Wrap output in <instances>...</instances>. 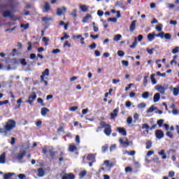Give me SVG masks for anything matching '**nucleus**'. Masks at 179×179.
I'll list each match as a JSON object with an SVG mask.
<instances>
[{
	"mask_svg": "<svg viewBox=\"0 0 179 179\" xmlns=\"http://www.w3.org/2000/svg\"><path fill=\"white\" fill-rule=\"evenodd\" d=\"M146 51L150 55H152L153 51H155V48L149 49V48H147Z\"/></svg>",
	"mask_w": 179,
	"mask_h": 179,
	"instance_id": "nucleus-40",
	"label": "nucleus"
},
{
	"mask_svg": "<svg viewBox=\"0 0 179 179\" xmlns=\"http://www.w3.org/2000/svg\"><path fill=\"white\" fill-rule=\"evenodd\" d=\"M143 99H149V92H145L142 94Z\"/></svg>",
	"mask_w": 179,
	"mask_h": 179,
	"instance_id": "nucleus-36",
	"label": "nucleus"
},
{
	"mask_svg": "<svg viewBox=\"0 0 179 179\" xmlns=\"http://www.w3.org/2000/svg\"><path fill=\"white\" fill-rule=\"evenodd\" d=\"M18 178L24 179V178H26V175H24L23 173H20V174L18 175Z\"/></svg>",
	"mask_w": 179,
	"mask_h": 179,
	"instance_id": "nucleus-63",
	"label": "nucleus"
},
{
	"mask_svg": "<svg viewBox=\"0 0 179 179\" xmlns=\"http://www.w3.org/2000/svg\"><path fill=\"white\" fill-rule=\"evenodd\" d=\"M80 9L83 11V12H87L89 10V9L87 8V6H86V5H83L80 6Z\"/></svg>",
	"mask_w": 179,
	"mask_h": 179,
	"instance_id": "nucleus-30",
	"label": "nucleus"
},
{
	"mask_svg": "<svg viewBox=\"0 0 179 179\" xmlns=\"http://www.w3.org/2000/svg\"><path fill=\"white\" fill-rule=\"evenodd\" d=\"M96 157L93 154H89L87 157V160L90 162H94Z\"/></svg>",
	"mask_w": 179,
	"mask_h": 179,
	"instance_id": "nucleus-24",
	"label": "nucleus"
},
{
	"mask_svg": "<svg viewBox=\"0 0 179 179\" xmlns=\"http://www.w3.org/2000/svg\"><path fill=\"white\" fill-rule=\"evenodd\" d=\"M155 76H156V74H155V73H152L150 76V80H151L152 85H156V83H157V80H156V78H155Z\"/></svg>",
	"mask_w": 179,
	"mask_h": 179,
	"instance_id": "nucleus-27",
	"label": "nucleus"
},
{
	"mask_svg": "<svg viewBox=\"0 0 179 179\" xmlns=\"http://www.w3.org/2000/svg\"><path fill=\"white\" fill-rule=\"evenodd\" d=\"M50 113V109L47 108H42L41 109V115L44 116V115H47V113Z\"/></svg>",
	"mask_w": 179,
	"mask_h": 179,
	"instance_id": "nucleus-23",
	"label": "nucleus"
},
{
	"mask_svg": "<svg viewBox=\"0 0 179 179\" xmlns=\"http://www.w3.org/2000/svg\"><path fill=\"white\" fill-rule=\"evenodd\" d=\"M164 37L166 38V40H171V34L169 33L164 34Z\"/></svg>",
	"mask_w": 179,
	"mask_h": 179,
	"instance_id": "nucleus-39",
	"label": "nucleus"
},
{
	"mask_svg": "<svg viewBox=\"0 0 179 179\" xmlns=\"http://www.w3.org/2000/svg\"><path fill=\"white\" fill-rule=\"evenodd\" d=\"M150 127L148 124H142V129H150Z\"/></svg>",
	"mask_w": 179,
	"mask_h": 179,
	"instance_id": "nucleus-48",
	"label": "nucleus"
},
{
	"mask_svg": "<svg viewBox=\"0 0 179 179\" xmlns=\"http://www.w3.org/2000/svg\"><path fill=\"white\" fill-rule=\"evenodd\" d=\"M102 153H106L108 150V144H106L101 148Z\"/></svg>",
	"mask_w": 179,
	"mask_h": 179,
	"instance_id": "nucleus-32",
	"label": "nucleus"
},
{
	"mask_svg": "<svg viewBox=\"0 0 179 179\" xmlns=\"http://www.w3.org/2000/svg\"><path fill=\"white\" fill-rule=\"evenodd\" d=\"M155 37H156V34H155V32L148 34L147 36L148 41H153V40H155Z\"/></svg>",
	"mask_w": 179,
	"mask_h": 179,
	"instance_id": "nucleus-19",
	"label": "nucleus"
},
{
	"mask_svg": "<svg viewBox=\"0 0 179 179\" xmlns=\"http://www.w3.org/2000/svg\"><path fill=\"white\" fill-rule=\"evenodd\" d=\"M119 142L124 148H128V146H129V140H128V138H126L125 141H124L122 138H120Z\"/></svg>",
	"mask_w": 179,
	"mask_h": 179,
	"instance_id": "nucleus-7",
	"label": "nucleus"
},
{
	"mask_svg": "<svg viewBox=\"0 0 179 179\" xmlns=\"http://www.w3.org/2000/svg\"><path fill=\"white\" fill-rule=\"evenodd\" d=\"M44 176H45V171H44V169H38V177H44Z\"/></svg>",
	"mask_w": 179,
	"mask_h": 179,
	"instance_id": "nucleus-17",
	"label": "nucleus"
},
{
	"mask_svg": "<svg viewBox=\"0 0 179 179\" xmlns=\"http://www.w3.org/2000/svg\"><path fill=\"white\" fill-rule=\"evenodd\" d=\"M104 128L103 133L106 136H110L111 135V132H113V130L111 129V125L110 124L106 123L104 121H101L100 122V127H98L96 128V132H100L101 129Z\"/></svg>",
	"mask_w": 179,
	"mask_h": 179,
	"instance_id": "nucleus-3",
	"label": "nucleus"
},
{
	"mask_svg": "<svg viewBox=\"0 0 179 179\" xmlns=\"http://www.w3.org/2000/svg\"><path fill=\"white\" fill-rule=\"evenodd\" d=\"M62 179H75V175L73 173H65L64 176L62 177Z\"/></svg>",
	"mask_w": 179,
	"mask_h": 179,
	"instance_id": "nucleus-9",
	"label": "nucleus"
},
{
	"mask_svg": "<svg viewBox=\"0 0 179 179\" xmlns=\"http://www.w3.org/2000/svg\"><path fill=\"white\" fill-rule=\"evenodd\" d=\"M87 174V171H83L79 173V177L80 178H84L85 176Z\"/></svg>",
	"mask_w": 179,
	"mask_h": 179,
	"instance_id": "nucleus-31",
	"label": "nucleus"
},
{
	"mask_svg": "<svg viewBox=\"0 0 179 179\" xmlns=\"http://www.w3.org/2000/svg\"><path fill=\"white\" fill-rule=\"evenodd\" d=\"M166 136H168V138H173V133H171V131H167Z\"/></svg>",
	"mask_w": 179,
	"mask_h": 179,
	"instance_id": "nucleus-60",
	"label": "nucleus"
},
{
	"mask_svg": "<svg viewBox=\"0 0 179 179\" xmlns=\"http://www.w3.org/2000/svg\"><path fill=\"white\" fill-rule=\"evenodd\" d=\"M42 153L45 155L48 159H54L55 157L57 152L53 146L45 145L42 148Z\"/></svg>",
	"mask_w": 179,
	"mask_h": 179,
	"instance_id": "nucleus-2",
	"label": "nucleus"
},
{
	"mask_svg": "<svg viewBox=\"0 0 179 179\" xmlns=\"http://www.w3.org/2000/svg\"><path fill=\"white\" fill-rule=\"evenodd\" d=\"M136 37L134 38V41L133 42L132 45H130V48H135L136 47L137 41Z\"/></svg>",
	"mask_w": 179,
	"mask_h": 179,
	"instance_id": "nucleus-38",
	"label": "nucleus"
},
{
	"mask_svg": "<svg viewBox=\"0 0 179 179\" xmlns=\"http://www.w3.org/2000/svg\"><path fill=\"white\" fill-rule=\"evenodd\" d=\"M22 98L19 99L17 101V103L18 104L17 107V108H15L14 110H17V108H20V104H22Z\"/></svg>",
	"mask_w": 179,
	"mask_h": 179,
	"instance_id": "nucleus-34",
	"label": "nucleus"
},
{
	"mask_svg": "<svg viewBox=\"0 0 179 179\" xmlns=\"http://www.w3.org/2000/svg\"><path fill=\"white\" fill-rule=\"evenodd\" d=\"M163 27V24H159L158 25L156 26V30L157 31H162Z\"/></svg>",
	"mask_w": 179,
	"mask_h": 179,
	"instance_id": "nucleus-37",
	"label": "nucleus"
},
{
	"mask_svg": "<svg viewBox=\"0 0 179 179\" xmlns=\"http://www.w3.org/2000/svg\"><path fill=\"white\" fill-rule=\"evenodd\" d=\"M125 172L126 173H131L132 172V168H131L130 166H127L125 168Z\"/></svg>",
	"mask_w": 179,
	"mask_h": 179,
	"instance_id": "nucleus-61",
	"label": "nucleus"
},
{
	"mask_svg": "<svg viewBox=\"0 0 179 179\" xmlns=\"http://www.w3.org/2000/svg\"><path fill=\"white\" fill-rule=\"evenodd\" d=\"M13 173H8L3 175V179H10Z\"/></svg>",
	"mask_w": 179,
	"mask_h": 179,
	"instance_id": "nucleus-33",
	"label": "nucleus"
},
{
	"mask_svg": "<svg viewBox=\"0 0 179 179\" xmlns=\"http://www.w3.org/2000/svg\"><path fill=\"white\" fill-rule=\"evenodd\" d=\"M36 99H37V94H36V92H34L31 95L29 96L28 100L26 101V103H28V104L32 106Z\"/></svg>",
	"mask_w": 179,
	"mask_h": 179,
	"instance_id": "nucleus-4",
	"label": "nucleus"
},
{
	"mask_svg": "<svg viewBox=\"0 0 179 179\" xmlns=\"http://www.w3.org/2000/svg\"><path fill=\"white\" fill-rule=\"evenodd\" d=\"M16 128V122L12 119H9L3 127V129L0 128V134H4L5 136L8 135V132Z\"/></svg>",
	"mask_w": 179,
	"mask_h": 179,
	"instance_id": "nucleus-1",
	"label": "nucleus"
},
{
	"mask_svg": "<svg viewBox=\"0 0 179 179\" xmlns=\"http://www.w3.org/2000/svg\"><path fill=\"white\" fill-rule=\"evenodd\" d=\"M122 64L124 66H128V65H129V62L127 60H122Z\"/></svg>",
	"mask_w": 179,
	"mask_h": 179,
	"instance_id": "nucleus-55",
	"label": "nucleus"
},
{
	"mask_svg": "<svg viewBox=\"0 0 179 179\" xmlns=\"http://www.w3.org/2000/svg\"><path fill=\"white\" fill-rule=\"evenodd\" d=\"M118 111H120V109L118 108L113 110V113H110L111 120H114V118H115V117L118 115Z\"/></svg>",
	"mask_w": 179,
	"mask_h": 179,
	"instance_id": "nucleus-15",
	"label": "nucleus"
},
{
	"mask_svg": "<svg viewBox=\"0 0 179 179\" xmlns=\"http://www.w3.org/2000/svg\"><path fill=\"white\" fill-rule=\"evenodd\" d=\"M43 41H44L45 45H48V41H50V39L47 37H43Z\"/></svg>",
	"mask_w": 179,
	"mask_h": 179,
	"instance_id": "nucleus-47",
	"label": "nucleus"
},
{
	"mask_svg": "<svg viewBox=\"0 0 179 179\" xmlns=\"http://www.w3.org/2000/svg\"><path fill=\"white\" fill-rule=\"evenodd\" d=\"M156 37H160L161 38H164V31L156 34Z\"/></svg>",
	"mask_w": 179,
	"mask_h": 179,
	"instance_id": "nucleus-45",
	"label": "nucleus"
},
{
	"mask_svg": "<svg viewBox=\"0 0 179 179\" xmlns=\"http://www.w3.org/2000/svg\"><path fill=\"white\" fill-rule=\"evenodd\" d=\"M24 156H26V151H22L21 153H18L15 158L17 159V160H23V158L24 157Z\"/></svg>",
	"mask_w": 179,
	"mask_h": 179,
	"instance_id": "nucleus-11",
	"label": "nucleus"
},
{
	"mask_svg": "<svg viewBox=\"0 0 179 179\" xmlns=\"http://www.w3.org/2000/svg\"><path fill=\"white\" fill-rule=\"evenodd\" d=\"M122 36L121 34H116L115 35L113 40L114 41H120L122 38Z\"/></svg>",
	"mask_w": 179,
	"mask_h": 179,
	"instance_id": "nucleus-28",
	"label": "nucleus"
},
{
	"mask_svg": "<svg viewBox=\"0 0 179 179\" xmlns=\"http://www.w3.org/2000/svg\"><path fill=\"white\" fill-rule=\"evenodd\" d=\"M156 90L159 91L161 94H164V93L166 92V89L162 85H156Z\"/></svg>",
	"mask_w": 179,
	"mask_h": 179,
	"instance_id": "nucleus-13",
	"label": "nucleus"
},
{
	"mask_svg": "<svg viewBox=\"0 0 179 179\" xmlns=\"http://www.w3.org/2000/svg\"><path fill=\"white\" fill-rule=\"evenodd\" d=\"M20 62L21 64L23 65V66H26V65H27V62H26V59H21L20 60Z\"/></svg>",
	"mask_w": 179,
	"mask_h": 179,
	"instance_id": "nucleus-43",
	"label": "nucleus"
},
{
	"mask_svg": "<svg viewBox=\"0 0 179 179\" xmlns=\"http://www.w3.org/2000/svg\"><path fill=\"white\" fill-rule=\"evenodd\" d=\"M65 38L66 39L69 38V35L66 34V33H64V36L63 37H61L60 40H62V41L65 40Z\"/></svg>",
	"mask_w": 179,
	"mask_h": 179,
	"instance_id": "nucleus-58",
	"label": "nucleus"
},
{
	"mask_svg": "<svg viewBox=\"0 0 179 179\" xmlns=\"http://www.w3.org/2000/svg\"><path fill=\"white\" fill-rule=\"evenodd\" d=\"M8 103H9L8 100L0 101V106H3L5 104H8Z\"/></svg>",
	"mask_w": 179,
	"mask_h": 179,
	"instance_id": "nucleus-59",
	"label": "nucleus"
},
{
	"mask_svg": "<svg viewBox=\"0 0 179 179\" xmlns=\"http://www.w3.org/2000/svg\"><path fill=\"white\" fill-rule=\"evenodd\" d=\"M155 136L157 139H162L164 138V132L162 129H157L155 131Z\"/></svg>",
	"mask_w": 179,
	"mask_h": 179,
	"instance_id": "nucleus-6",
	"label": "nucleus"
},
{
	"mask_svg": "<svg viewBox=\"0 0 179 179\" xmlns=\"http://www.w3.org/2000/svg\"><path fill=\"white\" fill-rule=\"evenodd\" d=\"M145 149L149 150L152 148V141L149 140L148 142L145 143Z\"/></svg>",
	"mask_w": 179,
	"mask_h": 179,
	"instance_id": "nucleus-29",
	"label": "nucleus"
},
{
	"mask_svg": "<svg viewBox=\"0 0 179 179\" xmlns=\"http://www.w3.org/2000/svg\"><path fill=\"white\" fill-rule=\"evenodd\" d=\"M179 47L176 46L173 50H172V54H178Z\"/></svg>",
	"mask_w": 179,
	"mask_h": 179,
	"instance_id": "nucleus-42",
	"label": "nucleus"
},
{
	"mask_svg": "<svg viewBox=\"0 0 179 179\" xmlns=\"http://www.w3.org/2000/svg\"><path fill=\"white\" fill-rule=\"evenodd\" d=\"M3 17H13V15H12V11L10 10H6L3 11L2 13Z\"/></svg>",
	"mask_w": 179,
	"mask_h": 179,
	"instance_id": "nucleus-10",
	"label": "nucleus"
},
{
	"mask_svg": "<svg viewBox=\"0 0 179 179\" xmlns=\"http://www.w3.org/2000/svg\"><path fill=\"white\" fill-rule=\"evenodd\" d=\"M148 78H149V76H145L143 77V85H144V86H146V85H148Z\"/></svg>",
	"mask_w": 179,
	"mask_h": 179,
	"instance_id": "nucleus-46",
	"label": "nucleus"
},
{
	"mask_svg": "<svg viewBox=\"0 0 179 179\" xmlns=\"http://www.w3.org/2000/svg\"><path fill=\"white\" fill-rule=\"evenodd\" d=\"M20 27H22V29H24V30H27V29H29V24H20Z\"/></svg>",
	"mask_w": 179,
	"mask_h": 179,
	"instance_id": "nucleus-41",
	"label": "nucleus"
},
{
	"mask_svg": "<svg viewBox=\"0 0 179 179\" xmlns=\"http://www.w3.org/2000/svg\"><path fill=\"white\" fill-rule=\"evenodd\" d=\"M76 150H78V148L76 147V145L73 144H70L69 145V152H71V153H73V152H76Z\"/></svg>",
	"mask_w": 179,
	"mask_h": 179,
	"instance_id": "nucleus-18",
	"label": "nucleus"
},
{
	"mask_svg": "<svg viewBox=\"0 0 179 179\" xmlns=\"http://www.w3.org/2000/svg\"><path fill=\"white\" fill-rule=\"evenodd\" d=\"M156 108H155L153 106H152L151 107H150L148 110H147V113H153V111H155V109Z\"/></svg>",
	"mask_w": 179,
	"mask_h": 179,
	"instance_id": "nucleus-50",
	"label": "nucleus"
},
{
	"mask_svg": "<svg viewBox=\"0 0 179 179\" xmlns=\"http://www.w3.org/2000/svg\"><path fill=\"white\" fill-rule=\"evenodd\" d=\"M32 48H33V45L31 44V42H28L27 51H31Z\"/></svg>",
	"mask_w": 179,
	"mask_h": 179,
	"instance_id": "nucleus-56",
	"label": "nucleus"
},
{
	"mask_svg": "<svg viewBox=\"0 0 179 179\" xmlns=\"http://www.w3.org/2000/svg\"><path fill=\"white\" fill-rule=\"evenodd\" d=\"M164 122V120L161 119V120H157V125H159V127L160 128V127H163Z\"/></svg>",
	"mask_w": 179,
	"mask_h": 179,
	"instance_id": "nucleus-35",
	"label": "nucleus"
},
{
	"mask_svg": "<svg viewBox=\"0 0 179 179\" xmlns=\"http://www.w3.org/2000/svg\"><path fill=\"white\" fill-rule=\"evenodd\" d=\"M154 103H157L160 100V93H156L153 97Z\"/></svg>",
	"mask_w": 179,
	"mask_h": 179,
	"instance_id": "nucleus-25",
	"label": "nucleus"
},
{
	"mask_svg": "<svg viewBox=\"0 0 179 179\" xmlns=\"http://www.w3.org/2000/svg\"><path fill=\"white\" fill-rule=\"evenodd\" d=\"M138 108H145L146 107V103L142 102L138 105Z\"/></svg>",
	"mask_w": 179,
	"mask_h": 179,
	"instance_id": "nucleus-54",
	"label": "nucleus"
},
{
	"mask_svg": "<svg viewBox=\"0 0 179 179\" xmlns=\"http://www.w3.org/2000/svg\"><path fill=\"white\" fill-rule=\"evenodd\" d=\"M174 176H176V172H174L173 171H171L169 172L168 177L173 178V177H174Z\"/></svg>",
	"mask_w": 179,
	"mask_h": 179,
	"instance_id": "nucleus-52",
	"label": "nucleus"
},
{
	"mask_svg": "<svg viewBox=\"0 0 179 179\" xmlns=\"http://www.w3.org/2000/svg\"><path fill=\"white\" fill-rule=\"evenodd\" d=\"M127 122L129 125H131V124H132V117H127Z\"/></svg>",
	"mask_w": 179,
	"mask_h": 179,
	"instance_id": "nucleus-57",
	"label": "nucleus"
},
{
	"mask_svg": "<svg viewBox=\"0 0 179 179\" xmlns=\"http://www.w3.org/2000/svg\"><path fill=\"white\" fill-rule=\"evenodd\" d=\"M45 76H50V69H45L44 71L42 72V75L41 76V79L43 80Z\"/></svg>",
	"mask_w": 179,
	"mask_h": 179,
	"instance_id": "nucleus-14",
	"label": "nucleus"
},
{
	"mask_svg": "<svg viewBox=\"0 0 179 179\" xmlns=\"http://www.w3.org/2000/svg\"><path fill=\"white\" fill-rule=\"evenodd\" d=\"M64 47H69L71 48V43H69V42H68V41H66L64 43Z\"/></svg>",
	"mask_w": 179,
	"mask_h": 179,
	"instance_id": "nucleus-62",
	"label": "nucleus"
},
{
	"mask_svg": "<svg viewBox=\"0 0 179 179\" xmlns=\"http://www.w3.org/2000/svg\"><path fill=\"white\" fill-rule=\"evenodd\" d=\"M108 22H113V23H115L117 22L116 17H109L108 18Z\"/></svg>",
	"mask_w": 179,
	"mask_h": 179,
	"instance_id": "nucleus-53",
	"label": "nucleus"
},
{
	"mask_svg": "<svg viewBox=\"0 0 179 179\" xmlns=\"http://www.w3.org/2000/svg\"><path fill=\"white\" fill-rule=\"evenodd\" d=\"M70 15H71V16H73V17H77L78 14H77L76 9H74V10H73V13H70Z\"/></svg>",
	"mask_w": 179,
	"mask_h": 179,
	"instance_id": "nucleus-44",
	"label": "nucleus"
},
{
	"mask_svg": "<svg viewBox=\"0 0 179 179\" xmlns=\"http://www.w3.org/2000/svg\"><path fill=\"white\" fill-rule=\"evenodd\" d=\"M78 108H79V107L78 106H73L71 108H70V111H76V110H78Z\"/></svg>",
	"mask_w": 179,
	"mask_h": 179,
	"instance_id": "nucleus-64",
	"label": "nucleus"
},
{
	"mask_svg": "<svg viewBox=\"0 0 179 179\" xmlns=\"http://www.w3.org/2000/svg\"><path fill=\"white\" fill-rule=\"evenodd\" d=\"M170 90H173V96H178L179 94V85L177 86V87H173V86H171L169 87Z\"/></svg>",
	"mask_w": 179,
	"mask_h": 179,
	"instance_id": "nucleus-8",
	"label": "nucleus"
},
{
	"mask_svg": "<svg viewBox=\"0 0 179 179\" xmlns=\"http://www.w3.org/2000/svg\"><path fill=\"white\" fill-rule=\"evenodd\" d=\"M50 10H51V7L50 6V3H48V2L47 1L45 2L43 12L47 13L50 12Z\"/></svg>",
	"mask_w": 179,
	"mask_h": 179,
	"instance_id": "nucleus-21",
	"label": "nucleus"
},
{
	"mask_svg": "<svg viewBox=\"0 0 179 179\" xmlns=\"http://www.w3.org/2000/svg\"><path fill=\"white\" fill-rule=\"evenodd\" d=\"M117 131L119 134L122 135L123 136H127V130L122 127H117Z\"/></svg>",
	"mask_w": 179,
	"mask_h": 179,
	"instance_id": "nucleus-20",
	"label": "nucleus"
},
{
	"mask_svg": "<svg viewBox=\"0 0 179 179\" xmlns=\"http://www.w3.org/2000/svg\"><path fill=\"white\" fill-rule=\"evenodd\" d=\"M158 155H159L162 157V159L163 160H165V159H167V155H166V153L164 152V150H162L160 152H158Z\"/></svg>",
	"mask_w": 179,
	"mask_h": 179,
	"instance_id": "nucleus-26",
	"label": "nucleus"
},
{
	"mask_svg": "<svg viewBox=\"0 0 179 179\" xmlns=\"http://www.w3.org/2000/svg\"><path fill=\"white\" fill-rule=\"evenodd\" d=\"M136 27V20L132 21V22L130 24L129 30L130 31H134Z\"/></svg>",
	"mask_w": 179,
	"mask_h": 179,
	"instance_id": "nucleus-22",
	"label": "nucleus"
},
{
	"mask_svg": "<svg viewBox=\"0 0 179 179\" xmlns=\"http://www.w3.org/2000/svg\"><path fill=\"white\" fill-rule=\"evenodd\" d=\"M66 12V8L62 7L57 9V15L61 16L64 13Z\"/></svg>",
	"mask_w": 179,
	"mask_h": 179,
	"instance_id": "nucleus-12",
	"label": "nucleus"
},
{
	"mask_svg": "<svg viewBox=\"0 0 179 179\" xmlns=\"http://www.w3.org/2000/svg\"><path fill=\"white\" fill-rule=\"evenodd\" d=\"M117 55L118 57H124V55H125V52L122 50H119L117 51Z\"/></svg>",
	"mask_w": 179,
	"mask_h": 179,
	"instance_id": "nucleus-51",
	"label": "nucleus"
},
{
	"mask_svg": "<svg viewBox=\"0 0 179 179\" xmlns=\"http://www.w3.org/2000/svg\"><path fill=\"white\" fill-rule=\"evenodd\" d=\"M37 102L39 103V104H42V106H45V104H44V101L43 100V99L41 98H38L37 99Z\"/></svg>",
	"mask_w": 179,
	"mask_h": 179,
	"instance_id": "nucleus-49",
	"label": "nucleus"
},
{
	"mask_svg": "<svg viewBox=\"0 0 179 179\" xmlns=\"http://www.w3.org/2000/svg\"><path fill=\"white\" fill-rule=\"evenodd\" d=\"M6 162V153L3 152L1 155H0V164H5Z\"/></svg>",
	"mask_w": 179,
	"mask_h": 179,
	"instance_id": "nucleus-16",
	"label": "nucleus"
},
{
	"mask_svg": "<svg viewBox=\"0 0 179 179\" xmlns=\"http://www.w3.org/2000/svg\"><path fill=\"white\" fill-rule=\"evenodd\" d=\"M42 22H44L46 27H48L49 26H51L50 22H52V17H43Z\"/></svg>",
	"mask_w": 179,
	"mask_h": 179,
	"instance_id": "nucleus-5",
	"label": "nucleus"
}]
</instances>
